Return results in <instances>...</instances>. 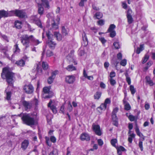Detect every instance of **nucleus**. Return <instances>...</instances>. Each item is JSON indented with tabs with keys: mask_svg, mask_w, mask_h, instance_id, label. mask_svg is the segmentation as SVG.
<instances>
[{
	"mask_svg": "<svg viewBox=\"0 0 155 155\" xmlns=\"http://www.w3.org/2000/svg\"><path fill=\"white\" fill-rule=\"evenodd\" d=\"M117 153L118 155H121V151H126V149L124 148L122 146H120L119 147L117 148Z\"/></svg>",
	"mask_w": 155,
	"mask_h": 155,
	"instance_id": "obj_20",
	"label": "nucleus"
},
{
	"mask_svg": "<svg viewBox=\"0 0 155 155\" xmlns=\"http://www.w3.org/2000/svg\"><path fill=\"white\" fill-rule=\"evenodd\" d=\"M14 52L15 53H17L19 52L20 51V49L18 47L17 44L15 45L14 46Z\"/></svg>",
	"mask_w": 155,
	"mask_h": 155,
	"instance_id": "obj_38",
	"label": "nucleus"
},
{
	"mask_svg": "<svg viewBox=\"0 0 155 155\" xmlns=\"http://www.w3.org/2000/svg\"><path fill=\"white\" fill-rule=\"evenodd\" d=\"M143 45H140V47H138L137 48V50H136V53L137 54H139L140 52L142 51L143 49Z\"/></svg>",
	"mask_w": 155,
	"mask_h": 155,
	"instance_id": "obj_32",
	"label": "nucleus"
},
{
	"mask_svg": "<svg viewBox=\"0 0 155 155\" xmlns=\"http://www.w3.org/2000/svg\"><path fill=\"white\" fill-rule=\"evenodd\" d=\"M74 51H71L69 54L67 56V58L70 63L72 62L74 63V65H76L77 63L74 56Z\"/></svg>",
	"mask_w": 155,
	"mask_h": 155,
	"instance_id": "obj_8",
	"label": "nucleus"
},
{
	"mask_svg": "<svg viewBox=\"0 0 155 155\" xmlns=\"http://www.w3.org/2000/svg\"><path fill=\"white\" fill-rule=\"evenodd\" d=\"M110 84L112 86L116 84V82L113 78H110Z\"/></svg>",
	"mask_w": 155,
	"mask_h": 155,
	"instance_id": "obj_54",
	"label": "nucleus"
},
{
	"mask_svg": "<svg viewBox=\"0 0 155 155\" xmlns=\"http://www.w3.org/2000/svg\"><path fill=\"white\" fill-rule=\"evenodd\" d=\"M46 54L47 56L50 57L53 55V54L51 51L48 50L47 51Z\"/></svg>",
	"mask_w": 155,
	"mask_h": 155,
	"instance_id": "obj_58",
	"label": "nucleus"
},
{
	"mask_svg": "<svg viewBox=\"0 0 155 155\" xmlns=\"http://www.w3.org/2000/svg\"><path fill=\"white\" fill-rule=\"evenodd\" d=\"M43 91L45 94L49 93L51 92L50 91V88L46 87L43 88Z\"/></svg>",
	"mask_w": 155,
	"mask_h": 155,
	"instance_id": "obj_42",
	"label": "nucleus"
},
{
	"mask_svg": "<svg viewBox=\"0 0 155 155\" xmlns=\"http://www.w3.org/2000/svg\"><path fill=\"white\" fill-rule=\"evenodd\" d=\"M22 104L25 107L26 110H27L28 109H30L32 106V104L31 102L24 101H22Z\"/></svg>",
	"mask_w": 155,
	"mask_h": 155,
	"instance_id": "obj_9",
	"label": "nucleus"
},
{
	"mask_svg": "<svg viewBox=\"0 0 155 155\" xmlns=\"http://www.w3.org/2000/svg\"><path fill=\"white\" fill-rule=\"evenodd\" d=\"M92 129L96 135L99 136L102 135V132L99 125L93 123L92 125Z\"/></svg>",
	"mask_w": 155,
	"mask_h": 155,
	"instance_id": "obj_6",
	"label": "nucleus"
},
{
	"mask_svg": "<svg viewBox=\"0 0 155 155\" xmlns=\"http://www.w3.org/2000/svg\"><path fill=\"white\" fill-rule=\"evenodd\" d=\"M24 123L29 126L36 125L38 124V117L36 113L31 114H24L21 118Z\"/></svg>",
	"mask_w": 155,
	"mask_h": 155,
	"instance_id": "obj_1",
	"label": "nucleus"
},
{
	"mask_svg": "<svg viewBox=\"0 0 155 155\" xmlns=\"http://www.w3.org/2000/svg\"><path fill=\"white\" fill-rule=\"evenodd\" d=\"M118 110V108L117 107L114 108L112 112V118L113 121V124L116 126H117L118 125V118L116 116V113Z\"/></svg>",
	"mask_w": 155,
	"mask_h": 155,
	"instance_id": "obj_5",
	"label": "nucleus"
},
{
	"mask_svg": "<svg viewBox=\"0 0 155 155\" xmlns=\"http://www.w3.org/2000/svg\"><path fill=\"white\" fill-rule=\"evenodd\" d=\"M8 12L4 11L2 10L0 11V19L2 17H5L8 16Z\"/></svg>",
	"mask_w": 155,
	"mask_h": 155,
	"instance_id": "obj_22",
	"label": "nucleus"
},
{
	"mask_svg": "<svg viewBox=\"0 0 155 155\" xmlns=\"http://www.w3.org/2000/svg\"><path fill=\"white\" fill-rule=\"evenodd\" d=\"M94 16L97 19H99L102 18L103 14L101 13L98 12L95 14Z\"/></svg>",
	"mask_w": 155,
	"mask_h": 155,
	"instance_id": "obj_34",
	"label": "nucleus"
},
{
	"mask_svg": "<svg viewBox=\"0 0 155 155\" xmlns=\"http://www.w3.org/2000/svg\"><path fill=\"white\" fill-rule=\"evenodd\" d=\"M65 80L66 82L69 84H72L75 81V78L73 75L68 76L66 77Z\"/></svg>",
	"mask_w": 155,
	"mask_h": 155,
	"instance_id": "obj_11",
	"label": "nucleus"
},
{
	"mask_svg": "<svg viewBox=\"0 0 155 155\" xmlns=\"http://www.w3.org/2000/svg\"><path fill=\"white\" fill-rule=\"evenodd\" d=\"M123 103L124 105V109L127 110H128L131 109V107L129 104L125 100H123Z\"/></svg>",
	"mask_w": 155,
	"mask_h": 155,
	"instance_id": "obj_16",
	"label": "nucleus"
},
{
	"mask_svg": "<svg viewBox=\"0 0 155 155\" xmlns=\"http://www.w3.org/2000/svg\"><path fill=\"white\" fill-rule=\"evenodd\" d=\"M25 64V61L21 59L19 61H17L15 64L20 67L23 66Z\"/></svg>",
	"mask_w": 155,
	"mask_h": 155,
	"instance_id": "obj_23",
	"label": "nucleus"
},
{
	"mask_svg": "<svg viewBox=\"0 0 155 155\" xmlns=\"http://www.w3.org/2000/svg\"><path fill=\"white\" fill-rule=\"evenodd\" d=\"M92 8L94 10L96 11H98L100 9V8L98 7H97V6L94 4L92 5Z\"/></svg>",
	"mask_w": 155,
	"mask_h": 155,
	"instance_id": "obj_63",
	"label": "nucleus"
},
{
	"mask_svg": "<svg viewBox=\"0 0 155 155\" xmlns=\"http://www.w3.org/2000/svg\"><path fill=\"white\" fill-rule=\"evenodd\" d=\"M36 2L38 4L46 6V7L48 8L49 7L48 0H36Z\"/></svg>",
	"mask_w": 155,
	"mask_h": 155,
	"instance_id": "obj_10",
	"label": "nucleus"
},
{
	"mask_svg": "<svg viewBox=\"0 0 155 155\" xmlns=\"http://www.w3.org/2000/svg\"><path fill=\"white\" fill-rule=\"evenodd\" d=\"M80 139L82 140L89 141L90 138L89 135L86 133H83L81 134Z\"/></svg>",
	"mask_w": 155,
	"mask_h": 155,
	"instance_id": "obj_12",
	"label": "nucleus"
},
{
	"mask_svg": "<svg viewBox=\"0 0 155 155\" xmlns=\"http://www.w3.org/2000/svg\"><path fill=\"white\" fill-rule=\"evenodd\" d=\"M110 98H107L105 100L104 104L107 107V105L110 104Z\"/></svg>",
	"mask_w": 155,
	"mask_h": 155,
	"instance_id": "obj_41",
	"label": "nucleus"
},
{
	"mask_svg": "<svg viewBox=\"0 0 155 155\" xmlns=\"http://www.w3.org/2000/svg\"><path fill=\"white\" fill-rule=\"evenodd\" d=\"M67 109L69 112L71 111L72 110V107L70 101L68 102Z\"/></svg>",
	"mask_w": 155,
	"mask_h": 155,
	"instance_id": "obj_47",
	"label": "nucleus"
},
{
	"mask_svg": "<svg viewBox=\"0 0 155 155\" xmlns=\"http://www.w3.org/2000/svg\"><path fill=\"white\" fill-rule=\"evenodd\" d=\"M58 71H55L52 72L51 73V77L54 78L55 77V75L58 73Z\"/></svg>",
	"mask_w": 155,
	"mask_h": 155,
	"instance_id": "obj_56",
	"label": "nucleus"
},
{
	"mask_svg": "<svg viewBox=\"0 0 155 155\" xmlns=\"http://www.w3.org/2000/svg\"><path fill=\"white\" fill-rule=\"evenodd\" d=\"M132 13V10L130 8H129L127 12V17L131 16Z\"/></svg>",
	"mask_w": 155,
	"mask_h": 155,
	"instance_id": "obj_50",
	"label": "nucleus"
},
{
	"mask_svg": "<svg viewBox=\"0 0 155 155\" xmlns=\"http://www.w3.org/2000/svg\"><path fill=\"white\" fill-rule=\"evenodd\" d=\"M8 87H7L5 91L6 93V99L7 100H10V98L11 96L12 93L10 91H7V90Z\"/></svg>",
	"mask_w": 155,
	"mask_h": 155,
	"instance_id": "obj_30",
	"label": "nucleus"
},
{
	"mask_svg": "<svg viewBox=\"0 0 155 155\" xmlns=\"http://www.w3.org/2000/svg\"><path fill=\"white\" fill-rule=\"evenodd\" d=\"M54 37H56L58 40L60 41L62 40V36L59 32H54Z\"/></svg>",
	"mask_w": 155,
	"mask_h": 155,
	"instance_id": "obj_18",
	"label": "nucleus"
},
{
	"mask_svg": "<svg viewBox=\"0 0 155 155\" xmlns=\"http://www.w3.org/2000/svg\"><path fill=\"white\" fill-rule=\"evenodd\" d=\"M116 26L114 24H111L110 25L107 31L108 32H111V31H114V30Z\"/></svg>",
	"mask_w": 155,
	"mask_h": 155,
	"instance_id": "obj_35",
	"label": "nucleus"
},
{
	"mask_svg": "<svg viewBox=\"0 0 155 155\" xmlns=\"http://www.w3.org/2000/svg\"><path fill=\"white\" fill-rule=\"evenodd\" d=\"M136 127H135V131L137 135L140 137L143 136V134L140 131L139 128L137 125V124H136Z\"/></svg>",
	"mask_w": 155,
	"mask_h": 155,
	"instance_id": "obj_29",
	"label": "nucleus"
},
{
	"mask_svg": "<svg viewBox=\"0 0 155 155\" xmlns=\"http://www.w3.org/2000/svg\"><path fill=\"white\" fill-rule=\"evenodd\" d=\"M82 38L83 40L85 42H86L87 45V44L88 40L86 34L84 31L82 34Z\"/></svg>",
	"mask_w": 155,
	"mask_h": 155,
	"instance_id": "obj_36",
	"label": "nucleus"
},
{
	"mask_svg": "<svg viewBox=\"0 0 155 155\" xmlns=\"http://www.w3.org/2000/svg\"><path fill=\"white\" fill-rule=\"evenodd\" d=\"M121 65L124 66L127 64V60L126 59H124L121 61L120 62Z\"/></svg>",
	"mask_w": 155,
	"mask_h": 155,
	"instance_id": "obj_48",
	"label": "nucleus"
},
{
	"mask_svg": "<svg viewBox=\"0 0 155 155\" xmlns=\"http://www.w3.org/2000/svg\"><path fill=\"white\" fill-rule=\"evenodd\" d=\"M101 92H97L94 94V97L95 99H98L101 97Z\"/></svg>",
	"mask_w": 155,
	"mask_h": 155,
	"instance_id": "obj_31",
	"label": "nucleus"
},
{
	"mask_svg": "<svg viewBox=\"0 0 155 155\" xmlns=\"http://www.w3.org/2000/svg\"><path fill=\"white\" fill-rule=\"evenodd\" d=\"M60 18L58 16H57L56 20H53L52 21L51 27L50 28V30H56L58 28V25L59 24Z\"/></svg>",
	"mask_w": 155,
	"mask_h": 155,
	"instance_id": "obj_4",
	"label": "nucleus"
},
{
	"mask_svg": "<svg viewBox=\"0 0 155 155\" xmlns=\"http://www.w3.org/2000/svg\"><path fill=\"white\" fill-rule=\"evenodd\" d=\"M58 71H55L52 72L51 73V77L54 78L55 77V75L58 73Z\"/></svg>",
	"mask_w": 155,
	"mask_h": 155,
	"instance_id": "obj_57",
	"label": "nucleus"
},
{
	"mask_svg": "<svg viewBox=\"0 0 155 155\" xmlns=\"http://www.w3.org/2000/svg\"><path fill=\"white\" fill-rule=\"evenodd\" d=\"M127 21L129 24L132 23L133 21V19L132 16H127Z\"/></svg>",
	"mask_w": 155,
	"mask_h": 155,
	"instance_id": "obj_45",
	"label": "nucleus"
},
{
	"mask_svg": "<svg viewBox=\"0 0 155 155\" xmlns=\"http://www.w3.org/2000/svg\"><path fill=\"white\" fill-rule=\"evenodd\" d=\"M97 143L100 146H102L103 144V142L101 139H99L97 140Z\"/></svg>",
	"mask_w": 155,
	"mask_h": 155,
	"instance_id": "obj_64",
	"label": "nucleus"
},
{
	"mask_svg": "<svg viewBox=\"0 0 155 155\" xmlns=\"http://www.w3.org/2000/svg\"><path fill=\"white\" fill-rule=\"evenodd\" d=\"M23 91L27 94H31L34 91V87L31 84L25 85L23 87Z\"/></svg>",
	"mask_w": 155,
	"mask_h": 155,
	"instance_id": "obj_7",
	"label": "nucleus"
},
{
	"mask_svg": "<svg viewBox=\"0 0 155 155\" xmlns=\"http://www.w3.org/2000/svg\"><path fill=\"white\" fill-rule=\"evenodd\" d=\"M35 18H34L33 20L35 22V23L39 27L42 28V26L41 25V22L40 20L38 19H37L36 18V16H35Z\"/></svg>",
	"mask_w": 155,
	"mask_h": 155,
	"instance_id": "obj_21",
	"label": "nucleus"
},
{
	"mask_svg": "<svg viewBox=\"0 0 155 155\" xmlns=\"http://www.w3.org/2000/svg\"><path fill=\"white\" fill-rule=\"evenodd\" d=\"M62 33L64 36H66L68 35V30L66 29L64 26L62 27Z\"/></svg>",
	"mask_w": 155,
	"mask_h": 155,
	"instance_id": "obj_25",
	"label": "nucleus"
},
{
	"mask_svg": "<svg viewBox=\"0 0 155 155\" xmlns=\"http://www.w3.org/2000/svg\"><path fill=\"white\" fill-rule=\"evenodd\" d=\"M117 142V140L116 139H113L111 140V145L114 147H115V144Z\"/></svg>",
	"mask_w": 155,
	"mask_h": 155,
	"instance_id": "obj_49",
	"label": "nucleus"
},
{
	"mask_svg": "<svg viewBox=\"0 0 155 155\" xmlns=\"http://www.w3.org/2000/svg\"><path fill=\"white\" fill-rule=\"evenodd\" d=\"M113 45L116 49H118L120 48V45L118 42H114L113 43Z\"/></svg>",
	"mask_w": 155,
	"mask_h": 155,
	"instance_id": "obj_44",
	"label": "nucleus"
},
{
	"mask_svg": "<svg viewBox=\"0 0 155 155\" xmlns=\"http://www.w3.org/2000/svg\"><path fill=\"white\" fill-rule=\"evenodd\" d=\"M46 139V142L47 144L49 146H50L51 145V143L48 137H45Z\"/></svg>",
	"mask_w": 155,
	"mask_h": 155,
	"instance_id": "obj_53",
	"label": "nucleus"
},
{
	"mask_svg": "<svg viewBox=\"0 0 155 155\" xmlns=\"http://www.w3.org/2000/svg\"><path fill=\"white\" fill-rule=\"evenodd\" d=\"M146 79L147 82L150 85V86H153L154 85V83L150 79V78L148 76L146 77Z\"/></svg>",
	"mask_w": 155,
	"mask_h": 155,
	"instance_id": "obj_27",
	"label": "nucleus"
},
{
	"mask_svg": "<svg viewBox=\"0 0 155 155\" xmlns=\"http://www.w3.org/2000/svg\"><path fill=\"white\" fill-rule=\"evenodd\" d=\"M29 144V141L25 140L21 143V147L24 150H25L28 147Z\"/></svg>",
	"mask_w": 155,
	"mask_h": 155,
	"instance_id": "obj_14",
	"label": "nucleus"
},
{
	"mask_svg": "<svg viewBox=\"0 0 155 155\" xmlns=\"http://www.w3.org/2000/svg\"><path fill=\"white\" fill-rule=\"evenodd\" d=\"M149 58V56L147 54H146L145 55L144 57V59H143V63H145L148 60Z\"/></svg>",
	"mask_w": 155,
	"mask_h": 155,
	"instance_id": "obj_51",
	"label": "nucleus"
},
{
	"mask_svg": "<svg viewBox=\"0 0 155 155\" xmlns=\"http://www.w3.org/2000/svg\"><path fill=\"white\" fill-rule=\"evenodd\" d=\"M50 107L51 109L52 110L53 113L56 114L57 113V111L55 107L54 106H52Z\"/></svg>",
	"mask_w": 155,
	"mask_h": 155,
	"instance_id": "obj_55",
	"label": "nucleus"
},
{
	"mask_svg": "<svg viewBox=\"0 0 155 155\" xmlns=\"http://www.w3.org/2000/svg\"><path fill=\"white\" fill-rule=\"evenodd\" d=\"M46 35L48 39V41L52 40L53 38L55 37H54V35H53L50 31H48L46 32Z\"/></svg>",
	"mask_w": 155,
	"mask_h": 155,
	"instance_id": "obj_15",
	"label": "nucleus"
},
{
	"mask_svg": "<svg viewBox=\"0 0 155 155\" xmlns=\"http://www.w3.org/2000/svg\"><path fill=\"white\" fill-rule=\"evenodd\" d=\"M21 22L19 21H17L15 22V27L18 29H21Z\"/></svg>",
	"mask_w": 155,
	"mask_h": 155,
	"instance_id": "obj_24",
	"label": "nucleus"
},
{
	"mask_svg": "<svg viewBox=\"0 0 155 155\" xmlns=\"http://www.w3.org/2000/svg\"><path fill=\"white\" fill-rule=\"evenodd\" d=\"M48 44L49 47L51 49H54L56 45V43L52 40L48 41Z\"/></svg>",
	"mask_w": 155,
	"mask_h": 155,
	"instance_id": "obj_19",
	"label": "nucleus"
},
{
	"mask_svg": "<svg viewBox=\"0 0 155 155\" xmlns=\"http://www.w3.org/2000/svg\"><path fill=\"white\" fill-rule=\"evenodd\" d=\"M99 39L103 44H104L107 41L103 37L99 38Z\"/></svg>",
	"mask_w": 155,
	"mask_h": 155,
	"instance_id": "obj_62",
	"label": "nucleus"
},
{
	"mask_svg": "<svg viewBox=\"0 0 155 155\" xmlns=\"http://www.w3.org/2000/svg\"><path fill=\"white\" fill-rule=\"evenodd\" d=\"M1 50H2V52H3L4 54L9 59L11 60L10 58L8 56V55L6 53V52L8 51L7 48V47L4 48H1Z\"/></svg>",
	"mask_w": 155,
	"mask_h": 155,
	"instance_id": "obj_33",
	"label": "nucleus"
},
{
	"mask_svg": "<svg viewBox=\"0 0 155 155\" xmlns=\"http://www.w3.org/2000/svg\"><path fill=\"white\" fill-rule=\"evenodd\" d=\"M48 94L45 97V98H50L52 96L53 94V93L52 92H51Z\"/></svg>",
	"mask_w": 155,
	"mask_h": 155,
	"instance_id": "obj_59",
	"label": "nucleus"
},
{
	"mask_svg": "<svg viewBox=\"0 0 155 155\" xmlns=\"http://www.w3.org/2000/svg\"><path fill=\"white\" fill-rule=\"evenodd\" d=\"M107 106L104 104H102L100 106L98 107V109L100 108L101 110H105L107 108Z\"/></svg>",
	"mask_w": 155,
	"mask_h": 155,
	"instance_id": "obj_46",
	"label": "nucleus"
},
{
	"mask_svg": "<svg viewBox=\"0 0 155 155\" xmlns=\"http://www.w3.org/2000/svg\"><path fill=\"white\" fill-rule=\"evenodd\" d=\"M54 79V78L52 77H50L48 80V83L49 84H51L53 82Z\"/></svg>",
	"mask_w": 155,
	"mask_h": 155,
	"instance_id": "obj_52",
	"label": "nucleus"
},
{
	"mask_svg": "<svg viewBox=\"0 0 155 155\" xmlns=\"http://www.w3.org/2000/svg\"><path fill=\"white\" fill-rule=\"evenodd\" d=\"M135 134L134 133H132L129 135L128 140L130 143H132L133 138H135Z\"/></svg>",
	"mask_w": 155,
	"mask_h": 155,
	"instance_id": "obj_26",
	"label": "nucleus"
},
{
	"mask_svg": "<svg viewBox=\"0 0 155 155\" xmlns=\"http://www.w3.org/2000/svg\"><path fill=\"white\" fill-rule=\"evenodd\" d=\"M128 117L130 120L131 121H134L135 119V117L131 115H129Z\"/></svg>",
	"mask_w": 155,
	"mask_h": 155,
	"instance_id": "obj_61",
	"label": "nucleus"
},
{
	"mask_svg": "<svg viewBox=\"0 0 155 155\" xmlns=\"http://www.w3.org/2000/svg\"><path fill=\"white\" fill-rule=\"evenodd\" d=\"M109 32H110V36L111 38L114 37L116 35V32L115 31H111Z\"/></svg>",
	"mask_w": 155,
	"mask_h": 155,
	"instance_id": "obj_60",
	"label": "nucleus"
},
{
	"mask_svg": "<svg viewBox=\"0 0 155 155\" xmlns=\"http://www.w3.org/2000/svg\"><path fill=\"white\" fill-rule=\"evenodd\" d=\"M1 76L3 78L6 79V81L9 85L13 86V83L14 79V74L9 71L7 68H3Z\"/></svg>",
	"mask_w": 155,
	"mask_h": 155,
	"instance_id": "obj_2",
	"label": "nucleus"
},
{
	"mask_svg": "<svg viewBox=\"0 0 155 155\" xmlns=\"http://www.w3.org/2000/svg\"><path fill=\"white\" fill-rule=\"evenodd\" d=\"M125 75L126 77V80L129 85H130L131 84V79L130 77H129L127 73H126L125 74Z\"/></svg>",
	"mask_w": 155,
	"mask_h": 155,
	"instance_id": "obj_40",
	"label": "nucleus"
},
{
	"mask_svg": "<svg viewBox=\"0 0 155 155\" xmlns=\"http://www.w3.org/2000/svg\"><path fill=\"white\" fill-rule=\"evenodd\" d=\"M21 38V43L26 47H28V44L30 41H31L35 45H37L40 43L38 40L35 39L32 35L29 36L27 35H25Z\"/></svg>",
	"mask_w": 155,
	"mask_h": 155,
	"instance_id": "obj_3",
	"label": "nucleus"
},
{
	"mask_svg": "<svg viewBox=\"0 0 155 155\" xmlns=\"http://www.w3.org/2000/svg\"><path fill=\"white\" fill-rule=\"evenodd\" d=\"M58 151L56 149H54L49 155H58Z\"/></svg>",
	"mask_w": 155,
	"mask_h": 155,
	"instance_id": "obj_37",
	"label": "nucleus"
},
{
	"mask_svg": "<svg viewBox=\"0 0 155 155\" xmlns=\"http://www.w3.org/2000/svg\"><path fill=\"white\" fill-rule=\"evenodd\" d=\"M130 89L131 94L133 95H134L136 91V90L134 88V86L132 85H130Z\"/></svg>",
	"mask_w": 155,
	"mask_h": 155,
	"instance_id": "obj_43",
	"label": "nucleus"
},
{
	"mask_svg": "<svg viewBox=\"0 0 155 155\" xmlns=\"http://www.w3.org/2000/svg\"><path fill=\"white\" fill-rule=\"evenodd\" d=\"M15 13L17 16L21 18H23L26 15L25 13L22 11L16 10Z\"/></svg>",
	"mask_w": 155,
	"mask_h": 155,
	"instance_id": "obj_13",
	"label": "nucleus"
},
{
	"mask_svg": "<svg viewBox=\"0 0 155 155\" xmlns=\"http://www.w3.org/2000/svg\"><path fill=\"white\" fill-rule=\"evenodd\" d=\"M65 68L67 70L69 71H72L76 70V68L72 64L68 65Z\"/></svg>",
	"mask_w": 155,
	"mask_h": 155,
	"instance_id": "obj_17",
	"label": "nucleus"
},
{
	"mask_svg": "<svg viewBox=\"0 0 155 155\" xmlns=\"http://www.w3.org/2000/svg\"><path fill=\"white\" fill-rule=\"evenodd\" d=\"M44 12V11L43 7L41 5L39 6L38 9V13L40 15H41L43 14Z\"/></svg>",
	"mask_w": 155,
	"mask_h": 155,
	"instance_id": "obj_28",
	"label": "nucleus"
},
{
	"mask_svg": "<svg viewBox=\"0 0 155 155\" xmlns=\"http://www.w3.org/2000/svg\"><path fill=\"white\" fill-rule=\"evenodd\" d=\"M42 67L44 70H46L48 69V65L47 63L43 62L42 63Z\"/></svg>",
	"mask_w": 155,
	"mask_h": 155,
	"instance_id": "obj_39",
	"label": "nucleus"
}]
</instances>
